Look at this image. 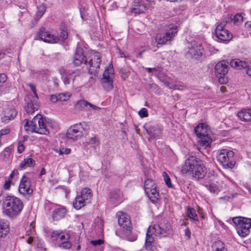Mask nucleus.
<instances>
[{"instance_id": "f257e3e1", "label": "nucleus", "mask_w": 251, "mask_h": 251, "mask_svg": "<svg viewBox=\"0 0 251 251\" xmlns=\"http://www.w3.org/2000/svg\"><path fill=\"white\" fill-rule=\"evenodd\" d=\"M181 171L183 174L191 176L195 179L199 180L205 176L207 169L203 161L194 156H190L185 161Z\"/></svg>"}, {"instance_id": "f03ea898", "label": "nucleus", "mask_w": 251, "mask_h": 251, "mask_svg": "<svg viewBox=\"0 0 251 251\" xmlns=\"http://www.w3.org/2000/svg\"><path fill=\"white\" fill-rule=\"evenodd\" d=\"M181 171L183 174L191 176L195 179L199 180L205 176L207 169L203 161L194 156H190L185 161Z\"/></svg>"}, {"instance_id": "7ed1b4c3", "label": "nucleus", "mask_w": 251, "mask_h": 251, "mask_svg": "<svg viewBox=\"0 0 251 251\" xmlns=\"http://www.w3.org/2000/svg\"><path fill=\"white\" fill-rule=\"evenodd\" d=\"M23 208V202L16 197L7 196L3 201L2 213L10 218H14L19 215Z\"/></svg>"}, {"instance_id": "20e7f679", "label": "nucleus", "mask_w": 251, "mask_h": 251, "mask_svg": "<svg viewBox=\"0 0 251 251\" xmlns=\"http://www.w3.org/2000/svg\"><path fill=\"white\" fill-rule=\"evenodd\" d=\"M24 123L25 129L27 131L44 135L49 134L48 124L41 115H36L30 122L27 119H25Z\"/></svg>"}, {"instance_id": "39448f33", "label": "nucleus", "mask_w": 251, "mask_h": 251, "mask_svg": "<svg viewBox=\"0 0 251 251\" xmlns=\"http://www.w3.org/2000/svg\"><path fill=\"white\" fill-rule=\"evenodd\" d=\"M171 226L170 223L166 220H163L158 225H154L149 226L147 232L145 245L148 247V244H151L153 241L151 236L152 234L155 235L166 236L171 230Z\"/></svg>"}, {"instance_id": "423d86ee", "label": "nucleus", "mask_w": 251, "mask_h": 251, "mask_svg": "<svg viewBox=\"0 0 251 251\" xmlns=\"http://www.w3.org/2000/svg\"><path fill=\"white\" fill-rule=\"evenodd\" d=\"M101 62L100 53L94 50H91L86 55H83L82 63H84L88 68L89 74L96 76Z\"/></svg>"}, {"instance_id": "0eeeda50", "label": "nucleus", "mask_w": 251, "mask_h": 251, "mask_svg": "<svg viewBox=\"0 0 251 251\" xmlns=\"http://www.w3.org/2000/svg\"><path fill=\"white\" fill-rule=\"evenodd\" d=\"M234 153L227 149H222L218 151L217 160L224 168H233L235 164Z\"/></svg>"}, {"instance_id": "6e6552de", "label": "nucleus", "mask_w": 251, "mask_h": 251, "mask_svg": "<svg viewBox=\"0 0 251 251\" xmlns=\"http://www.w3.org/2000/svg\"><path fill=\"white\" fill-rule=\"evenodd\" d=\"M232 222L236 226L238 234L241 237H245L250 233L251 227V220L250 219L242 217H234Z\"/></svg>"}, {"instance_id": "1a4fd4ad", "label": "nucleus", "mask_w": 251, "mask_h": 251, "mask_svg": "<svg viewBox=\"0 0 251 251\" xmlns=\"http://www.w3.org/2000/svg\"><path fill=\"white\" fill-rule=\"evenodd\" d=\"M207 126L205 124H201L195 128V132L200 138L199 145L204 148L209 146L211 143V139L207 135Z\"/></svg>"}, {"instance_id": "9d476101", "label": "nucleus", "mask_w": 251, "mask_h": 251, "mask_svg": "<svg viewBox=\"0 0 251 251\" xmlns=\"http://www.w3.org/2000/svg\"><path fill=\"white\" fill-rule=\"evenodd\" d=\"M118 224L123 229V232L126 235L130 234L131 231V222L129 217L123 212H118Z\"/></svg>"}, {"instance_id": "9b49d317", "label": "nucleus", "mask_w": 251, "mask_h": 251, "mask_svg": "<svg viewBox=\"0 0 251 251\" xmlns=\"http://www.w3.org/2000/svg\"><path fill=\"white\" fill-rule=\"evenodd\" d=\"M38 97L33 98L32 95H28L25 98V108L28 114H32L39 108Z\"/></svg>"}, {"instance_id": "f8f14e48", "label": "nucleus", "mask_w": 251, "mask_h": 251, "mask_svg": "<svg viewBox=\"0 0 251 251\" xmlns=\"http://www.w3.org/2000/svg\"><path fill=\"white\" fill-rule=\"evenodd\" d=\"M19 193L24 196H29L33 193L30 178L24 176L20 181L19 187Z\"/></svg>"}, {"instance_id": "ddd939ff", "label": "nucleus", "mask_w": 251, "mask_h": 251, "mask_svg": "<svg viewBox=\"0 0 251 251\" xmlns=\"http://www.w3.org/2000/svg\"><path fill=\"white\" fill-rule=\"evenodd\" d=\"M224 24H221L216 28L215 34L219 42L229 41L232 37V34L224 28Z\"/></svg>"}, {"instance_id": "4468645a", "label": "nucleus", "mask_w": 251, "mask_h": 251, "mask_svg": "<svg viewBox=\"0 0 251 251\" xmlns=\"http://www.w3.org/2000/svg\"><path fill=\"white\" fill-rule=\"evenodd\" d=\"M37 36L40 38L41 40L48 43H55L58 42L59 39L58 37L55 36L46 30L44 27L40 28L37 33Z\"/></svg>"}, {"instance_id": "2eb2a0df", "label": "nucleus", "mask_w": 251, "mask_h": 251, "mask_svg": "<svg viewBox=\"0 0 251 251\" xmlns=\"http://www.w3.org/2000/svg\"><path fill=\"white\" fill-rule=\"evenodd\" d=\"M228 68V66L225 61L218 62L215 66L216 74L219 77V81L222 83H225L226 81V79L225 80L223 76L227 74Z\"/></svg>"}, {"instance_id": "dca6fc26", "label": "nucleus", "mask_w": 251, "mask_h": 251, "mask_svg": "<svg viewBox=\"0 0 251 251\" xmlns=\"http://www.w3.org/2000/svg\"><path fill=\"white\" fill-rule=\"evenodd\" d=\"M92 196V192L89 188L86 187L81 190L79 195V209L89 203Z\"/></svg>"}, {"instance_id": "f3484780", "label": "nucleus", "mask_w": 251, "mask_h": 251, "mask_svg": "<svg viewBox=\"0 0 251 251\" xmlns=\"http://www.w3.org/2000/svg\"><path fill=\"white\" fill-rule=\"evenodd\" d=\"M64 136L68 143H71L76 141L78 136V125L75 124L71 126Z\"/></svg>"}, {"instance_id": "a211bd4d", "label": "nucleus", "mask_w": 251, "mask_h": 251, "mask_svg": "<svg viewBox=\"0 0 251 251\" xmlns=\"http://www.w3.org/2000/svg\"><path fill=\"white\" fill-rule=\"evenodd\" d=\"M177 32L176 27H173L168 31L162 37L157 35L156 37V41L158 44L164 45L167 41H170Z\"/></svg>"}, {"instance_id": "6ab92c4d", "label": "nucleus", "mask_w": 251, "mask_h": 251, "mask_svg": "<svg viewBox=\"0 0 251 251\" xmlns=\"http://www.w3.org/2000/svg\"><path fill=\"white\" fill-rule=\"evenodd\" d=\"M230 65L232 68L237 70L245 69L248 66V63L246 62L237 58L231 60Z\"/></svg>"}, {"instance_id": "aec40b11", "label": "nucleus", "mask_w": 251, "mask_h": 251, "mask_svg": "<svg viewBox=\"0 0 251 251\" xmlns=\"http://www.w3.org/2000/svg\"><path fill=\"white\" fill-rule=\"evenodd\" d=\"M237 116L244 121H251V108L242 109L238 113Z\"/></svg>"}, {"instance_id": "412c9836", "label": "nucleus", "mask_w": 251, "mask_h": 251, "mask_svg": "<svg viewBox=\"0 0 251 251\" xmlns=\"http://www.w3.org/2000/svg\"><path fill=\"white\" fill-rule=\"evenodd\" d=\"M6 110L7 113L1 118V121L6 123L13 119L17 114V111L14 108L7 109Z\"/></svg>"}, {"instance_id": "4be33fe9", "label": "nucleus", "mask_w": 251, "mask_h": 251, "mask_svg": "<svg viewBox=\"0 0 251 251\" xmlns=\"http://www.w3.org/2000/svg\"><path fill=\"white\" fill-rule=\"evenodd\" d=\"M66 210L64 207L55 209L52 212V218L55 221H58L65 217Z\"/></svg>"}, {"instance_id": "5701e85b", "label": "nucleus", "mask_w": 251, "mask_h": 251, "mask_svg": "<svg viewBox=\"0 0 251 251\" xmlns=\"http://www.w3.org/2000/svg\"><path fill=\"white\" fill-rule=\"evenodd\" d=\"M145 193L152 203H155L160 198L159 193L156 190V187L152 188L151 190H149V192L145 191Z\"/></svg>"}, {"instance_id": "b1692460", "label": "nucleus", "mask_w": 251, "mask_h": 251, "mask_svg": "<svg viewBox=\"0 0 251 251\" xmlns=\"http://www.w3.org/2000/svg\"><path fill=\"white\" fill-rule=\"evenodd\" d=\"M114 75V69L113 65L111 63L108 67L106 69L103 74V77L101 80L107 81L106 80L112 79V76Z\"/></svg>"}, {"instance_id": "393cba45", "label": "nucleus", "mask_w": 251, "mask_h": 251, "mask_svg": "<svg viewBox=\"0 0 251 251\" xmlns=\"http://www.w3.org/2000/svg\"><path fill=\"white\" fill-rule=\"evenodd\" d=\"M35 164V161L31 158H26L24 159L20 164L19 168L21 169H25L27 167L33 166Z\"/></svg>"}, {"instance_id": "a878e982", "label": "nucleus", "mask_w": 251, "mask_h": 251, "mask_svg": "<svg viewBox=\"0 0 251 251\" xmlns=\"http://www.w3.org/2000/svg\"><path fill=\"white\" fill-rule=\"evenodd\" d=\"M79 108L84 109L86 110H97L100 109L98 106L88 102L85 100H79Z\"/></svg>"}, {"instance_id": "bb28decb", "label": "nucleus", "mask_w": 251, "mask_h": 251, "mask_svg": "<svg viewBox=\"0 0 251 251\" xmlns=\"http://www.w3.org/2000/svg\"><path fill=\"white\" fill-rule=\"evenodd\" d=\"M51 237L55 238L56 240L58 239L64 240H67L69 238V235H65L63 232L59 230L53 231L51 233Z\"/></svg>"}, {"instance_id": "cd10ccee", "label": "nucleus", "mask_w": 251, "mask_h": 251, "mask_svg": "<svg viewBox=\"0 0 251 251\" xmlns=\"http://www.w3.org/2000/svg\"><path fill=\"white\" fill-rule=\"evenodd\" d=\"M147 132L148 134L152 137L159 138V137L161 134V129L157 127L152 126L150 127L148 130Z\"/></svg>"}, {"instance_id": "c85d7f7f", "label": "nucleus", "mask_w": 251, "mask_h": 251, "mask_svg": "<svg viewBox=\"0 0 251 251\" xmlns=\"http://www.w3.org/2000/svg\"><path fill=\"white\" fill-rule=\"evenodd\" d=\"M9 232V227L6 222L0 220V237L5 236Z\"/></svg>"}, {"instance_id": "c756f323", "label": "nucleus", "mask_w": 251, "mask_h": 251, "mask_svg": "<svg viewBox=\"0 0 251 251\" xmlns=\"http://www.w3.org/2000/svg\"><path fill=\"white\" fill-rule=\"evenodd\" d=\"M189 53L192 55L193 57L197 58L202 55L203 53V48H189Z\"/></svg>"}, {"instance_id": "7c9ffc66", "label": "nucleus", "mask_w": 251, "mask_h": 251, "mask_svg": "<svg viewBox=\"0 0 251 251\" xmlns=\"http://www.w3.org/2000/svg\"><path fill=\"white\" fill-rule=\"evenodd\" d=\"M100 141L96 137H93L89 139V142L84 144V147L90 146L95 149L97 147L99 146Z\"/></svg>"}, {"instance_id": "2f4dec72", "label": "nucleus", "mask_w": 251, "mask_h": 251, "mask_svg": "<svg viewBox=\"0 0 251 251\" xmlns=\"http://www.w3.org/2000/svg\"><path fill=\"white\" fill-rule=\"evenodd\" d=\"M212 247L214 251H227L224 244L221 241H215Z\"/></svg>"}, {"instance_id": "473e14b6", "label": "nucleus", "mask_w": 251, "mask_h": 251, "mask_svg": "<svg viewBox=\"0 0 251 251\" xmlns=\"http://www.w3.org/2000/svg\"><path fill=\"white\" fill-rule=\"evenodd\" d=\"M155 184L153 180L150 178H147L144 182V190L145 192H149V190H151L152 188L156 187Z\"/></svg>"}, {"instance_id": "72a5a7b5", "label": "nucleus", "mask_w": 251, "mask_h": 251, "mask_svg": "<svg viewBox=\"0 0 251 251\" xmlns=\"http://www.w3.org/2000/svg\"><path fill=\"white\" fill-rule=\"evenodd\" d=\"M187 216L191 219L196 221H198V218L196 210L193 208L188 207L187 209Z\"/></svg>"}, {"instance_id": "f704fd0d", "label": "nucleus", "mask_w": 251, "mask_h": 251, "mask_svg": "<svg viewBox=\"0 0 251 251\" xmlns=\"http://www.w3.org/2000/svg\"><path fill=\"white\" fill-rule=\"evenodd\" d=\"M89 129V126L87 123H79V132L80 131L82 136L87 135Z\"/></svg>"}, {"instance_id": "c9c22d12", "label": "nucleus", "mask_w": 251, "mask_h": 251, "mask_svg": "<svg viewBox=\"0 0 251 251\" xmlns=\"http://www.w3.org/2000/svg\"><path fill=\"white\" fill-rule=\"evenodd\" d=\"M107 81H104L101 80V82L103 84V86L107 91L111 90L113 88L112 79L106 80Z\"/></svg>"}, {"instance_id": "e433bc0d", "label": "nucleus", "mask_w": 251, "mask_h": 251, "mask_svg": "<svg viewBox=\"0 0 251 251\" xmlns=\"http://www.w3.org/2000/svg\"><path fill=\"white\" fill-rule=\"evenodd\" d=\"M209 191L213 194H218L220 191V188L215 184H210L206 186Z\"/></svg>"}, {"instance_id": "4c0bfd02", "label": "nucleus", "mask_w": 251, "mask_h": 251, "mask_svg": "<svg viewBox=\"0 0 251 251\" xmlns=\"http://www.w3.org/2000/svg\"><path fill=\"white\" fill-rule=\"evenodd\" d=\"M163 176L164 180L167 186L170 188L173 187V184L171 183V178L169 175L165 172H163Z\"/></svg>"}, {"instance_id": "58836bf2", "label": "nucleus", "mask_w": 251, "mask_h": 251, "mask_svg": "<svg viewBox=\"0 0 251 251\" xmlns=\"http://www.w3.org/2000/svg\"><path fill=\"white\" fill-rule=\"evenodd\" d=\"M243 19V17L240 14H236L234 16L232 20L234 24L238 25L242 22Z\"/></svg>"}, {"instance_id": "ea45409f", "label": "nucleus", "mask_w": 251, "mask_h": 251, "mask_svg": "<svg viewBox=\"0 0 251 251\" xmlns=\"http://www.w3.org/2000/svg\"><path fill=\"white\" fill-rule=\"evenodd\" d=\"M158 77L167 87H169V82L167 80L166 76L162 73H159Z\"/></svg>"}, {"instance_id": "a19ab883", "label": "nucleus", "mask_w": 251, "mask_h": 251, "mask_svg": "<svg viewBox=\"0 0 251 251\" xmlns=\"http://www.w3.org/2000/svg\"><path fill=\"white\" fill-rule=\"evenodd\" d=\"M55 151L56 153H58L59 155H63L64 154H69L71 152V149L67 148V149H64V148H59V149H56L55 150Z\"/></svg>"}, {"instance_id": "79ce46f5", "label": "nucleus", "mask_w": 251, "mask_h": 251, "mask_svg": "<svg viewBox=\"0 0 251 251\" xmlns=\"http://www.w3.org/2000/svg\"><path fill=\"white\" fill-rule=\"evenodd\" d=\"M59 101H66L69 100L71 95L69 93H61L58 94Z\"/></svg>"}, {"instance_id": "37998d69", "label": "nucleus", "mask_w": 251, "mask_h": 251, "mask_svg": "<svg viewBox=\"0 0 251 251\" xmlns=\"http://www.w3.org/2000/svg\"><path fill=\"white\" fill-rule=\"evenodd\" d=\"M62 78L63 79V82L64 84H68L70 83V80L71 79L73 80V82L74 83L75 79L73 78V75H70V74L66 75V76L62 77Z\"/></svg>"}, {"instance_id": "c03bdc74", "label": "nucleus", "mask_w": 251, "mask_h": 251, "mask_svg": "<svg viewBox=\"0 0 251 251\" xmlns=\"http://www.w3.org/2000/svg\"><path fill=\"white\" fill-rule=\"evenodd\" d=\"M38 10L37 13V15L38 16L41 17L43 14H44L46 11V6L44 4L40 5L39 7H38Z\"/></svg>"}, {"instance_id": "a18cd8bd", "label": "nucleus", "mask_w": 251, "mask_h": 251, "mask_svg": "<svg viewBox=\"0 0 251 251\" xmlns=\"http://www.w3.org/2000/svg\"><path fill=\"white\" fill-rule=\"evenodd\" d=\"M137 5L139 6L140 9L138 10L137 12L138 14H141L144 13L146 10V6L145 4H144L143 2L140 1L136 3Z\"/></svg>"}, {"instance_id": "49530a36", "label": "nucleus", "mask_w": 251, "mask_h": 251, "mask_svg": "<svg viewBox=\"0 0 251 251\" xmlns=\"http://www.w3.org/2000/svg\"><path fill=\"white\" fill-rule=\"evenodd\" d=\"M27 86H28L29 87H30V88L33 92V93L34 94V95H32L33 98H35L36 97H38L37 94L36 86L33 84L31 83H27Z\"/></svg>"}, {"instance_id": "de8ad7c7", "label": "nucleus", "mask_w": 251, "mask_h": 251, "mask_svg": "<svg viewBox=\"0 0 251 251\" xmlns=\"http://www.w3.org/2000/svg\"><path fill=\"white\" fill-rule=\"evenodd\" d=\"M141 118L147 117L148 116V110L145 108H142L138 112Z\"/></svg>"}, {"instance_id": "09e8293b", "label": "nucleus", "mask_w": 251, "mask_h": 251, "mask_svg": "<svg viewBox=\"0 0 251 251\" xmlns=\"http://www.w3.org/2000/svg\"><path fill=\"white\" fill-rule=\"evenodd\" d=\"M104 243V241L102 239H99L97 240H92L91 241V244L95 247H97L102 245Z\"/></svg>"}, {"instance_id": "8fccbe9b", "label": "nucleus", "mask_w": 251, "mask_h": 251, "mask_svg": "<svg viewBox=\"0 0 251 251\" xmlns=\"http://www.w3.org/2000/svg\"><path fill=\"white\" fill-rule=\"evenodd\" d=\"M7 79V75L4 73L0 74V87H1L3 83L6 82Z\"/></svg>"}, {"instance_id": "3c124183", "label": "nucleus", "mask_w": 251, "mask_h": 251, "mask_svg": "<svg viewBox=\"0 0 251 251\" xmlns=\"http://www.w3.org/2000/svg\"><path fill=\"white\" fill-rule=\"evenodd\" d=\"M68 36V32L66 29L64 28L61 30L60 33V37L62 39V40H64L67 39Z\"/></svg>"}, {"instance_id": "603ef678", "label": "nucleus", "mask_w": 251, "mask_h": 251, "mask_svg": "<svg viewBox=\"0 0 251 251\" xmlns=\"http://www.w3.org/2000/svg\"><path fill=\"white\" fill-rule=\"evenodd\" d=\"M60 247L65 249H69L71 247V243L69 241H64L60 244Z\"/></svg>"}, {"instance_id": "864d4df0", "label": "nucleus", "mask_w": 251, "mask_h": 251, "mask_svg": "<svg viewBox=\"0 0 251 251\" xmlns=\"http://www.w3.org/2000/svg\"><path fill=\"white\" fill-rule=\"evenodd\" d=\"M10 132V129L9 128H5L2 129L0 130V138L2 136L7 135Z\"/></svg>"}, {"instance_id": "5fc2aeb1", "label": "nucleus", "mask_w": 251, "mask_h": 251, "mask_svg": "<svg viewBox=\"0 0 251 251\" xmlns=\"http://www.w3.org/2000/svg\"><path fill=\"white\" fill-rule=\"evenodd\" d=\"M25 150V146L24 145V144L22 142H20L18 143V152L20 153H21Z\"/></svg>"}, {"instance_id": "6e6d98bb", "label": "nucleus", "mask_w": 251, "mask_h": 251, "mask_svg": "<svg viewBox=\"0 0 251 251\" xmlns=\"http://www.w3.org/2000/svg\"><path fill=\"white\" fill-rule=\"evenodd\" d=\"M59 72L62 77L66 76V75L69 74L64 67L60 68Z\"/></svg>"}, {"instance_id": "4d7b16f0", "label": "nucleus", "mask_w": 251, "mask_h": 251, "mask_svg": "<svg viewBox=\"0 0 251 251\" xmlns=\"http://www.w3.org/2000/svg\"><path fill=\"white\" fill-rule=\"evenodd\" d=\"M58 97V95H51L50 96V100L52 103H55L57 101H59Z\"/></svg>"}, {"instance_id": "13d9d810", "label": "nucleus", "mask_w": 251, "mask_h": 251, "mask_svg": "<svg viewBox=\"0 0 251 251\" xmlns=\"http://www.w3.org/2000/svg\"><path fill=\"white\" fill-rule=\"evenodd\" d=\"M81 18L83 21H87L88 19V15L85 14V13L81 10H79Z\"/></svg>"}, {"instance_id": "bf43d9fd", "label": "nucleus", "mask_w": 251, "mask_h": 251, "mask_svg": "<svg viewBox=\"0 0 251 251\" xmlns=\"http://www.w3.org/2000/svg\"><path fill=\"white\" fill-rule=\"evenodd\" d=\"M140 9L139 8V6L137 4L136 2L135 3V4L134 5V7H132L131 9V12L133 13H134L135 14H138V12H137L138 10Z\"/></svg>"}, {"instance_id": "052dcab7", "label": "nucleus", "mask_w": 251, "mask_h": 251, "mask_svg": "<svg viewBox=\"0 0 251 251\" xmlns=\"http://www.w3.org/2000/svg\"><path fill=\"white\" fill-rule=\"evenodd\" d=\"M11 186V182L10 180L6 181L4 184L3 187L5 190H8Z\"/></svg>"}, {"instance_id": "680f3d73", "label": "nucleus", "mask_w": 251, "mask_h": 251, "mask_svg": "<svg viewBox=\"0 0 251 251\" xmlns=\"http://www.w3.org/2000/svg\"><path fill=\"white\" fill-rule=\"evenodd\" d=\"M78 198V196H76L75 200L73 202V206L75 209H78V205L77 204V199Z\"/></svg>"}, {"instance_id": "e2e57ef3", "label": "nucleus", "mask_w": 251, "mask_h": 251, "mask_svg": "<svg viewBox=\"0 0 251 251\" xmlns=\"http://www.w3.org/2000/svg\"><path fill=\"white\" fill-rule=\"evenodd\" d=\"M185 235L188 237V239H190L191 237V231L188 228H186L185 229Z\"/></svg>"}, {"instance_id": "0e129e2a", "label": "nucleus", "mask_w": 251, "mask_h": 251, "mask_svg": "<svg viewBox=\"0 0 251 251\" xmlns=\"http://www.w3.org/2000/svg\"><path fill=\"white\" fill-rule=\"evenodd\" d=\"M245 69H247L246 70V73L247 75H248L249 76H251V68H250L247 66V68H245Z\"/></svg>"}, {"instance_id": "69168bd1", "label": "nucleus", "mask_w": 251, "mask_h": 251, "mask_svg": "<svg viewBox=\"0 0 251 251\" xmlns=\"http://www.w3.org/2000/svg\"><path fill=\"white\" fill-rule=\"evenodd\" d=\"M168 87L170 88V89H172L174 90H177V89H179V87H178V86H177L176 85H172L171 86H170L169 85V87Z\"/></svg>"}, {"instance_id": "338daca9", "label": "nucleus", "mask_w": 251, "mask_h": 251, "mask_svg": "<svg viewBox=\"0 0 251 251\" xmlns=\"http://www.w3.org/2000/svg\"><path fill=\"white\" fill-rule=\"evenodd\" d=\"M146 70H147L149 73H151L152 71H157V69L156 68H146Z\"/></svg>"}, {"instance_id": "774afa93", "label": "nucleus", "mask_w": 251, "mask_h": 251, "mask_svg": "<svg viewBox=\"0 0 251 251\" xmlns=\"http://www.w3.org/2000/svg\"><path fill=\"white\" fill-rule=\"evenodd\" d=\"M78 60V59L76 57H74V60H73V63L75 66H77L78 65V63H77Z\"/></svg>"}]
</instances>
